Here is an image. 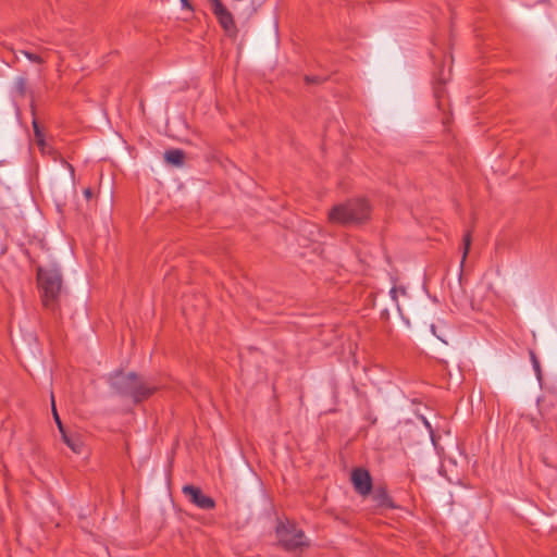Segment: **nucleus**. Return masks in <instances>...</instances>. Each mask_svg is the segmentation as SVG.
<instances>
[{"mask_svg": "<svg viewBox=\"0 0 557 557\" xmlns=\"http://www.w3.org/2000/svg\"><path fill=\"white\" fill-rule=\"evenodd\" d=\"M531 359H532L533 368H534L537 376H540V374H541V367H540V362H539L536 356L534 355V352H531Z\"/></svg>", "mask_w": 557, "mask_h": 557, "instance_id": "nucleus-17", "label": "nucleus"}, {"mask_svg": "<svg viewBox=\"0 0 557 557\" xmlns=\"http://www.w3.org/2000/svg\"><path fill=\"white\" fill-rule=\"evenodd\" d=\"M212 11L216 16L221 27L230 37H235L237 34V28L233 18L232 13L227 10V8L221 2V0H210Z\"/></svg>", "mask_w": 557, "mask_h": 557, "instance_id": "nucleus-5", "label": "nucleus"}, {"mask_svg": "<svg viewBox=\"0 0 557 557\" xmlns=\"http://www.w3.org/2000/svg\"><path fill=\"white\" fill-rule=\"evenodd\" d=\"M397 292H398V289H397L396 287H393V288L391 289V292H389V294H391V296H392V298H393L394 300H396V299H397Z\"/></svg>", "mask_w": 557, "mask_h": 557, "instance_id": "nucleus-20", "label": "nucleus"}, {"mask_svg": "<svg viewBox=\"0 0 557 557\" xmlns=\"http://www.w3.org/2000/svg\"><path fill=\"white\" fill-rule=\"evenodd\" d=\"M183 494L189 499L191 504L203 510H210L215 507V502L212 497L207 496L202 491L194 485H184Z\"/></svg>", "mask_w": 557, "mask_h": 557, "instance_id": "nucleus-6", "label": "nucleus"}, {"mask_svg": "<svg viewBox=\"0 0 557 557\" xmlns=\"http://www.w3.org/2000/svg\"><path fill=\"white\" fill-rule=\"evenodd\" d=\"M63 442L75 454L81 455L85 450V444L81 434L76 432L61 433Z\"/></svg>", "mask_w": 557, "mask_h": 557, "instance_id": "nucleus-8", "label": "nucleus"}, {"mask_svg": "<svg viewBox=\"0 0 557 557\" xmlns=\"http://www.w3.org/2000/svg\"><path fill=\"white\" fill-rule=\"evenodd\" d=\"M110 384L116 394L131 398L135 404L149 398L158 388L134 372H115L110 376Z\"/></svg>", "mask_w": 557, "mask_h": 557, "instance_id": "nucleus-1", "label": "nucleus"}, {"mask_svg": "<svg viewBox=\"0 0 557 557\" xmlns=\"http://www.w3.org/2000/svg\"><path fill=\"white\" fill-rule=\"evenodd\" d=\"M20 52L22 54H24L30 62L38 63V64H41L45 62V59L39 54L32 53L26 50H21Z\"/></svg>", "mask_w": 557, "mask_h": 557, "instance_id": "nucleus-15", "label": "nucleus"}, {"mask_svg": "<svg viewBox=\"0 0 557 557\" xmlns=\"http://www.w3.org/2000/svg\"><path fill=\"white\" fill-rule=\"evenodd\" d=\"M183 5H187L188 4V1L187 0H181Z\"/></svg>", "mask_w": 557, "mask_h": 557, "instance_id": "nucleus-22", "label": "nucleus"}, {"mask_svg": "<svg viewBox=\"0 0 557 557\" xmlns=\"http://www.w3.org/2000/svg\"><path fill=\"white\" fill-rule=\"evenodd\" d=\"M351 483L355 491L361 496L369 495L372 490V478L368 470L356 468L351 471Z\"/></svg>", "mask_w": 557, "mask_h": 557, "instance_id": "nucleus-7", "label": "nucleus"}, {"mask_svg": "<svg viewBox=\"0 0 557 557\" xmlns=\"http://www.w3.org/2000/svg\"><path fill=\"white\" fill-rule=\"evenodd\" d=\"M164 159L172 165L182 166L184 164L185 153L181 149H171L165 151Z\"/></svg>", "mask_w": 557, "mask_h": 557, "instance_id": "nucleus-10", "label": "nucleus"}, {"mask_svg": "<svg viewBox=\"0 0 557 557\" xmlns=\"http://www.w3.org/2000/svg\"><path fill=\"white\" fill-rule=\"evenodd\" d=\"M375 505L380 508H393V502L384 487H377L372 494Z\"/></svg>", "mask_w": 557, "mask_h": 557, "instance_id": "nucleus-9", "label": "nucleus"}, {"mask_svg": "<svg viewBox=\"0 0 557 557\" xmlns=\"http://www.w3.org/2000/svg\"><path fill=\"white\" fill-rule=\"evenodd\" d=\"M424 424H425L429 429H431V426H430V424H429V422H428L426 420H424Z\"/></svg>", "mask_w": 557, "mask_h": 557, "instance_id": "nucleus-23", "label": "nucleus"}, {"mask_svg": "<svg viewBox=\"0 0 557 557\" xmlns=\"http://www.w3.org/2000/svg\"><path fill=\"white\" fill-rule=\"evenodd\" d=\"M33 128L37 146L39 147L41 152H46L47 143L45 140V135L40 129L38 121L36 119L33 120Z\"/></svg>", "mask_w": 557, "mask_h": 557, "instance_id": "nucleus-12", "label": "nucleus"}, {"mask_svg": "<svg viewBox=\"0 0 557 557\" xmlns=\"http://www.w3.org/2000/svg\"><path fill=\"white\" fill-rule=\"evenodd\" d=\"M306 82L318 84L321 82V78L319 76H306Z\"/></svg>", "mask_w": 557, "mask_h": 557, "instance_id": "nucleus-18", "label": "nucleus"}, {"mask_svg": "<svg viewBox=\"0 0 557 557\" xmlns=\"http://www.w3.org/2000/svg\"><path fill=\"white\" fill-rule=\"evenodd\" d=\"M42 153L50 156L53 161H60L62 164H64L69 169L72 178H74L75 171L73 165L65 161V159L55 149H53L51 146L47 144L46 152Z\"/></svg>", "mask_w": 557, "mask_h": 557, "instance_id": "nucleus-11", "label": "nucleus"}, {"mask_svg": "<svg viewBox=\"0 0 557 557\" xmlns=\"http://www.w3.org/2000/svg\"><path fill=\"white\" fill-rule=\"evenodd\" d=\"M276 536L278 543L287 552H301L304 548L309 546V541L307 540L304 531L290 522H281L276 527Z\"/></svg>", "mask_w": 557, "mask_h": 557, "instance_id": "nucleus-4", "label": "nucleus"}, {"mask_svg": "<svg viewBox=\"0 0 557 557\" xmlns=\"http://www.w3.org/2000/svg\"><path fill=\"white\" fill-rule=\"evenodd\" d=\"M463 251H462V259H461V264H463L468 253H469V250H470V246H471V234L470 232L466 233L465 236H463Z\"/></svg>", "mask_w": 557, "mask_h": 557, "instance_id": "nucleus-13", "label": "nucleus"}, {"mask_svg": "<svg viewBox=\"0 0 557 557\" xmlns=\"http://www.w3.org/2000/svg\"><path fill=\"white\" fill-rule=\"evenodd\" d=\"M15 87L18 94L24 95L26 89V81L23 77L17 78Z\"/></svg>", "mask_w": 557, "mask_h": 557, "instance_id": "nucleus-16", "label": "nucleus"}, {"mask_svg": "<svg viewBox=\"0 0 557 557\" xmlns=\"http://www.w3.org/2000/svg\"><path fill=\"white\" fill-rule=\"evenodd\" d=\"M183 5H187L188 4V1L187 0H181Z\"/></svg>", "mask_w": 557, "mask_h": 557, "instance_id": "nucleus-21", "label": "nucleus"}, {"mask_svg": "<svg viewBox=\"0 0 557 557\" xmlns=\"http://www.w3.org/2000/svg\"><path fill=\"white\" fill-rule=\"evenodd\" d=\"M84 196L87 200L91 199L92 198V190L90 188H86L84 190Z\"/></svg>", "mask_w": 557, "mask_h": 557, "instance_id": "nucleus-19", "label": "nucleus"}, {"mask_svg": "<svg viewBox=\"0 0 557 557\" xmlns=\"http://www.w3.org/2000/svg\"><path fill=\"white\" fill-rule=\"evenodd\" d=\"M37 282L42 306L55 312L62 294L63 280L60 269L55 265L38 268Z\"/></svg>", "mask_w": 557, "mask_h": 557, "instance_id": "nucleus-2", "label": "nucleus"}, {"mask_svg": "<svg viewBox=\"0 0 557 557\" xmlns=\"http://www.w3.org/2000/svg\"><path fill=\"white\" fill-rule=\"evenodd\" d=\"M51 405H52V413H53L54 421H55V423L58 425V429H59L60 433H63L66 430L63 426L62 421H61V419H60V417L58 414V411H57V408H55V404H54V396H53V394H51Z\"/></svg>", "mask_w": 557, "mask_h": 557, "instance_id": "nucleus-14", "label": "nucleus"}, {"mask_svg": "<svg viewBox=\"0 0 557 557\" xmlns=\"http://www.w3.org/2000/svg\"><path fill=\"white\" fill-rule=\"evenodd\" d=\"M370 216V207L366 199H352L345 203L334 206L329 212L332 223L342 225L358 224Z\"/></svg>", "mask_w": 557, "mask_h": 557, "instance_id": "nucleus-3", "label": "nucleus"}]
</instances>
